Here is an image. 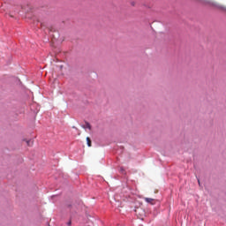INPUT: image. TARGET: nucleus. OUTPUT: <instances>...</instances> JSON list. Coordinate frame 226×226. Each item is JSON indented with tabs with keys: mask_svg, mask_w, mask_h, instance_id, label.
<instances>
[{
	"mask_svg": "<svg viewBox=\"0 0 226 226\" xmlns=\"http://www.w3.org/2000/svg\"><path fill=\"white\" fill-rule=\"evenodd\" d=\"M136 213H139V210H135Z\"/></svg>",
	"mask_w": 226,
	"mask_h": 226,
	"instance_id": "0eeeda50",
	"label": "nucleus"
},
{
	"mask_svg": "<svg viewBox=\"0 0 226 226\" xmlns=\"http://www.w3.org/2000/svg\"><path fill=\"white\" fill-rule=\"evenodd\" d=\"M144 200H146L147 204H151V206L156 204V200L153 198H144Z\"/></svg>",
	"mask_w": 226,
	"mask_h": 226,
	"instance_id": "f257e3e1",
	"label": "nucleus"
},
{
	"mask_svg": "<svg viewBox=\"0 0 226 226\" xmlns=\"http://www.w3.org/2000/svg\"><path fill=\"white\" fill-rule=\"evenodd\" d=\"M67 225H68V226H72V221H69V222H67Z\"/></svg>",
	"mask_w": 226,
	"mask_h": 226,
	"instance_id": "39448f33",
	"label": "nucleus"
},
{
	"mask_svg": "<svg viewBox=\"0 0 226 226\" xmlns=\"http://www.w3.org/2000/svg\"><path fill=\"white\" fill-rule=\"evenodd\" d=\"M25 141L26 142V145L31 147L33 146V141H31V139H25Z\"/></svg>",
	"mask_w": 226,
	"mask_h": 226,
	"instance_id": "7ed1b4c3",
	"label": "nucleus"
},
{
	"mask_svg": "<svg viewBox=\"0 0 226 226\" xmlns=\"http://www.w3.org/2000/svg\"><path fill=\"white\" fill-rule=\"evenodd\" d=\"M86 126H87V128H88V130H91V124L89 123H87Z\"/></svg>",
	"mask_w": 226,
	"mask_h": 226,
	"instance_id": "20e7f679",
	"label": "nucleus"
},
{
	"mask_svg": "<svg viewBox=\"0 0 226 226\" xmlns=\"http://www.w3.org/2000/svg\"><path fill=\"white\" fill-rule=\"evenodd\" d=\"M87 144L88 147H91V138L90 137H87Z\"/></svg>",
	"mask_w": 226,
	"mask_h": 226,
	"instance_id": "f03ea898",
	"label": "nucleus"
},
{
	"mask_svg": "<svg viewBox=\"0 0 226 226\" xmlns=\"http://www.w3.org/2000/svg\"><path fill=\"white\" fill-rule=\"evenodd\" d=\"M121 171H122V172H124V170L123 168H121Z\"/></svg>",
	"mask_w": 226,
	"mask_h": 226,
	"instance_id": "423d86ee",
	"label": "nucleus"
}]
</instances>
